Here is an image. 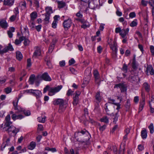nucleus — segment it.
Segmentation results:
<instances>
[{"label":"nucleus","mask_w":154,"mask_h":154,"mask_svg":"<svg viewBox=\"0 0 154 154\" xmlns=\"http://www.w3.org/2000/svg\"><path fill=\"white\" fill-rule=\"evenodd\" d=\"M89 133L86 129H83L80 130H78L75 133V137L77 140L82 143H85L87 141V139L85 140L84 141L79 140L80 139H82L83 137L89 134Z\"/></svg>","instance_id":"f257e3e1"},{"label":"nucleus","mask_w":154,"mask_h":154,"mask_svg":"<svg viewBox=\"0 0 154 154\" xmlns=\"http://www.w3.org/2000/svg\"><path fill=\"white\" fill-rule=\"evenodd\" d=\"M0 130L3 131H7L8 133L12 132L13 134L16 135L19 131V129L16 128L12 125L9 126L7 127H3V124H2L0 127Z\"/></svg>","instance_id":"f03ea898"},{"label":"nucleus","mask_w":154,"mask_h":154,"mask_svg":"<svg viewBox=\"0 0 154 154\" xmlns=\"http://www.w3.org/2000/svg\"><path fill=\"white\" fill-rule=\"evenodd\" d=\"M100 0H91L88 4L89 7L93 9L99 8L100 5Z\"/></svg>","instance_id":"7ed1b4c3"},{"label":"nucleus","mask_w":154,"mask_h":154,"mask_svg":"<svg viewBox=\"0 0 154 154\" xmlns=\"http://www.w3.org/2000/svg\"><path fill=\"white\" fill-rule=\"evenodd\" d=\"M61 85H59L56 87H50L49 90L48 95L50 96H52L54 95L56 93L59 92L62 88Z\"/></svg>","instance_id":"20e7f679"},{"label":"nucleus","mask_w":154,"mask_h":154,"mask_svg":"<svg viewBox=\"0 0 154 154\" xmlns=\"http://www.w3.org/2000/svg\"><path fill=\"white\" fill-rule=\"evenodd\" d=\"M104 108L106 114L108 115L111 114L114 109L113 105L109 103H106L104 106Z\"/></svg>","instance_id":"39448f33"},{"label":"nucleus","mask_w":154,"mask_h":154,"mask_svg":"<svg viewBox=\"0 0 154 154\" xmlns=\"http://www.w3.org/2000/svg\"><path fill=\"white\" fill-rule=\"evenodd\" d=\"M20 97H19V98H17V101L15 103L14 102V101L13 102V104L14 106V109L16 110H17L16 112V113H20L21 112H23V110L24 109L23 108H22L20 106H17L19 100V98Z\"/></svg>","instance_id":"423d86ee"},{"label":"nucleus","mask_w":154,"mask_h":154,"mask_svg":"<svg viewBox=\"0 0 154 154\" xmlns=\"http://www.w3.org/2000/svg\"><path fill=\"white\" fill-rule=\"evenodd\" d=\"M93 74L95 83L99 85L101 81L99 72L97 70H95L94 71Z\"/></svg>","instance_id":"0eeeda50"},{"label":"nucleus","mask_w":154,"mask_h":154,"mask_svg":"<svg viewBox=\"0 0 154 154\" xmlns=\"http://www.w3.org/2000/svg\"><path fill=\"white\" fill-rule=\"evenodd\" d=\"M12 122L11 121V117L10 115H8L5 118L4 125H3V127H7L11 125Z\"/></svg>","instance_id":"6e6552de"},{"label":"nucleus","mask_w":154,"mask_h":154,"mask_svg":"<svg viewBox=\"0 0 154 154\" xmlns=\"http://www.w3.org/2000/svg\"><path fill=\"white\" fill-rule=\"evenodd\" d=\"M72 24V21L71 20L68 18L67 20H64L63 23V25L65 29H68L71 27Z\"/></svg>","instance_id":"1a4fd4ad"},{"label":"nucleus","mask_w":154,"mask_h":154,"mask_svg":"<svg viewBox=\"0 0 154 154\" xmlns=\"http://www.w3.org/2000/svg\"><path fill=\"white\" fill-rule=\"evenodd\" d=\"M120 88L122 92H124L126 91V88L123 83H120L115 85L114 86V88Z\"/></svg>","instance_id":"9d476101"},{"label":"nucleus","mask_w":154,"mask_h":154,"mask_svg":"<svg viewBox=\"0 0 154 154\" xmlns=\"http://www.w3.org/2000/svg\"><path fill=\"white\" fill-rule=\"evenodd\" d=\"M14 49L12 46L10 44H9L8 46L6 47L2 50H0V54H2L7 52L8 50L12 51Z\"/></svg>","instance_id":"9b49d317"},{"label":"nucleus","mask_w":154,"mask_h":154,"mask_svg":"<svg viewBox=\"0 0 154 154\" xmlns=\"http://www.w3.org/2000/svg\"><path fill=\"white\" fill-rule=\"evenodd\" d=\"M80 94V93L79 91L76 92L75 96L73 97V105L76 106L78 104L79 101V96Z\"/></svg>","instance_id":"f8f14e48"},{"label":"nucleus","mask_w":154,"mask_h":154,"mask_svg":"<svg viewBox=\"0 0 154 154\" xmlns=\"http://www.w3.org/2000/svg\"><path fill=\"white\" fill-rule=\"evenodd\" d=\"M66 103L65 100L62 99H56L53 102V104L54 105H59V106Z\"/></svg>","instance_id":"ddd939ff"},{"label":"nucleus","mask_w":154,"mask_h":154,"mask_svg":"<svg viewBox=\"0 0 154 154\" xmlns=\"http://www.w3.org/2000/svg\"><path fill=\"white\" fill-rule=\"evenodd\" d=\"M110 47L111 49L112 50L113 53L116 54L117 51V43L116 42L114 41L113 44H110Z\"/></svg>","instance_id":"4468645a"},{"label":"nucleus","mask_w":154,"mask_h":154,"mask_svg":"<svg viewBox=\"0 0 154 154\" xmlns=\"http://www.w3.org/2000/svg\"><path fill=\"white\" fill-rule=\"evenodd\" d=\"M32 94L35 96L37 98H39L42 95L41 91L38 90H33Z\"/></svg>","instance_id":"2eb2a0df"},{"label":"nucleus","mask_w":154,"mask_h":154,"mask_svg":"<svg viewBox=\"0 0 154 154\" xmlns=\"http://www.w3.org/2000/svg\"><path fill=\"white\" fill-rule=\"evenodd\" d=\"M41 54V52L40 48L38 47H36V50L34 52L33 57L35 58L38 56H40Z\"/></svg>","instance_id":"dca6fc26"},{"label":"nucleus","mask_w":154,"mask_h":154,"mask_svg":"<svg viewBox=\"0 0 154 154\" xmlns=\"http://www.w3.org/2000/svg\"><path fill=\"white\" fill-rule=\"evenodd\" d=\"M14 1V0H4L3 4L5 5L11 6L13 5Z\"/></svg>","instance_id":"f3484780"},{"label":"nucleus","mask_w":154,"mask_h":154,"mask_svg":"<svg viewBox=\"0 0 154 154\" xmlns=\"http://www.w3.org/2000/svg\"><path fill=\"white\" fill-rule=\"evenodd\" d=\"M140 106L139 108V112H140L141 111L144 106L145 104V99L144 97H142V100H141L140 102Z\"/></svg>","instance_id":"a211bd4d"},{"label":"nucleus","mask_w":154,"mask_h":154,"mask_svg":"<svg viewBox=\"0 0 154 154\" xmlns=\"http://www.w3.org/2000/svg\"><path fill=\"white\" fill-rule=\"evenodd\" d=\"M0 26L3 28L6 29L8 27V24L5 20H2L0 21Z\"/></svg>","instance_id":"6ab92c4d"},{"label":"nucleus","mask_w":154,"mask_h":154,"mask_svg":"<svg viewBox=\"0 0 154 154\" xmlns=\"http://www.w3.org/2000/svg\"><path fill=\"white\" fill-rule=\"evenodd\" d=\"M101 97L100 96V93L97 92L95 96V101L97 103V105H98V103L101 101Z\"/></svg>","instance_id":"aec40b11"},{"label":"nucleus","mask_w":154,"mask_h":154,"mask_svg":"<svg viewBox=\"0 0 154 154\" xmlns=\"http://www.w3.org/2000/svg\"><path fill=\"white\" fill-rule=\"evenodd\" d=\"M42 78L44 80L46 81H51V79L48 75L47 72H45L42 75Z\"/></svg>","instance_id":"412c9836"},{"label":"nucleus","mask_w":154,"mask_h":154,"mask_svg":"<svg viewBox=\"0 0 154 154\" xmlns=\"http://www.w3.org/2000/svg\"><path fill=\"white\" fill-rule=\"evenodd\" d=\"M24 117V116L21 114L17 115L14 114L12 116V119L15 121L16 119H21Z\"/></svg>","instance_id":"4be33fe9"},{"label":"nucleus","mask_w":154,"mask_h":154,"mask_svg":"<svg viewBox=\"0 0 154 154\" xmlns=\"http://www.w3.org/2000/svg\"><path fill=\"white\" fill-rule=\"evenodd\" d=\"M67 106V104L66 103L59 106V112L60 113H61L63 112L66 109Z\"/></svg>","instance_id":"5701e85b"},{"label":"nucleus","mask_w":154,"mask_h":154,"mask_svg":"<svg viewBox=\"0 0 154 154\" xmlns=\"http://www.w3.org/2000/svg\"><path fill=\"white\" fill-rule=\"evenodd\" d=\"M56 2L58 4V7L59 8H62L66 5L65 2L63 1H57Z\"/></svg>","instance_id":"b1692460"},{"label":"nucleus","mask_w":154,"mask_h":154,"mask_svg":"<svg viewBox=\"0 0 154 154\" xmlns=\"http://www.w3.org/2000/svg\"><path fill=\"white\" fill-rule=\"evenodd\" d=\"M45 10L46 11L45 14L50 15L51 14L53 13L52 9L51 7H47L45 8Z\"/></svg>","instance_id":"393cba45"},{"label":"nucleus","mask_w":154,"mask_h":154,"mask_svg":"<svg viewBox=\"0 0 154 154\" xmlns=\"http://www.w3.org/2000/svg\"><path fill=\"white\" fill-rule=\"evenodd\" d=\"M30 16L31 20L33 21L37 17V14L36 12L34 11L30 14Z\"/></svg>","instance_id":"a878e982"},{"label":"nucleus","mask_w":154,"mask_h":154,"mask_svg":"<svg viewBox=\"0 0 154 154\" xmlns=\"http://www.w3.org/2000/svg\"><path fill=\"white\" fill-rule=\"evenodd\" d=\"M45 61L46 62V64L48 66V68H52V65L51 63L50 60L49 58H48L47 57L45 58Z\"/></svg>","instance_id":"bb28decb"},{"label":"nucleus","mask_w":154,"mask_h":154,"mask_svg":"<svg viewBox=\"0 0 154 154\" xmlns=\"http://www.w3.org/2000/svg\"><path fill=\"white\" fill-rule=\"evenodd\" d=\"M147 131L146 129L142 130L141 132V136L143 139H145L147 136Z\"/></svg>","instance_id":"cd10ccee"},{"label":"nucleus","mask_w":154,"mask_h":154,"mask_svg":"<svg viewBox=\"0 0 154 154\" xmlns=\"http://www.w3.org/2000/svg\"><path fill=\"white\" fill-rule=\"evenodd\" d=\"M35 78V76L34 74H32L30 76L29 78V84L30 85L33 84Z\"/></svg>","instance_id":"c85d7f7f"},{"label":"nucleus","mask_w":154,"mask_h":154,"mask_svg":"<svg viewBox=\"0 0 154 154\" xmlns=\"http://www.w3.org/2000/svg\"><path fill=\"white\" fill-rule=\"evenodd\" d=\"M35 142L34 141H32L30 142L29 145L28 146V148L29 149L32 150L35 148Z\"/></svg>","instance_id":"c756f323"},{"label":"nucleus","mask_w":154,"mask_h":154,"mask_svg":"<svg viewBox=\"0 0 154 154\" xmlns=\"http://www.w3.org/2000/svg\"><path fill=\"white\" fill-rule=\"evenodd\" d=\"M16 57L17 59L19 60H20L23 58V56L21 53L19 51L16 52Z\"/></svg>","instance_id":"7c9ffc66"},{"label":"nucleus","mask_w":154,"mask_h":154,"mask_svg":"<svg viewBox=\"0 0 154 154\" xmlns=\"http://www.w3.org/2000/svg\"><path fill=\"white\" fill-rule=\"evenodd\" d=\"M26 2L24 1L21 2L19 4V6H20L22 9H24L26 7Z\"/></svg>","instance_id":"2f4dec72"},{"label":"nucleus","mask_w":154,"mask_h":154,"mask_svg":"<svg viewBox=\"0 0 154 154\" xmlns=\"http://www.w3.org/2000/svg\"><path fill=\"white\" fill-rule=\"evenodd\" d=\"M143 87L146 91L148 92L150 90V86L147 82H145L143 83Z\"/></svg>","instance_id":"473e14b6"},{"label":"nucleus","mask_w":154,"mask_h":154,"mask_svg":"<svg viewBox=\"0 0 154 154\" xmlns=\"http://www.w3.org/2000/svg\"><path fill=\"white\" fill-rule=\"evenodd\" d=\"M148 128L149 130V132L151 134H152L154 133V126L153 124L151 123L148 126Z\"/></svg>","instance_id":"72a5a7b5"},{"label":"nucleus","mask_w":154,"mask_h":154,"mask_svg":"<svg viewBox=\"0 0 154 154\" xmlns=\"http://www.w3.org/2000/svg\"><path fill=\"white\" fill-rule=\"evenodd\" d=\"M46 118V116L42 117V116L39 117L37 118L38 122L42 123H44L45 121V119Z\"/></svg>","instance_id":"f704fd0d"},{"label":"nucleus","mask_w":154,"mask_h":154,"mask_svg":"<svg viewBox=\"0 0 154 154\" xmlns=\"http://www.w3.org/2000/svg\"><path fill=\"white\" fill-rule=\"evenodd\" d=\"M101 122H104L106 123H108L109 122V119L106 116H103L100 119Z\"/></svg>","instance_id":"c9c22d12"},{"label":"nucleus","mask_w":154,"mask_h":154,"mask_svg":"<svg viewBox=\"0 0 154 154\" xmlns=\"http://www.w3.org/2000/svg\"><path fill=\"white\" fill-rule=\"evenodd\" d=\"M130 101L129 100H128L125 103V107L126 109V110L127 111H128L130 107Z\"/></svg>","instance_id":"e433bc0d"},{"label":"nucleus","mask_w":154,"mask_h":154,"mask_svg":"<svg viewBox=\"0 0 154 154\" xmlns=\"http://www.w3.org/2000/svg\"><path fill=\"white\" fill-rule=\"evenodd\" d=\"M132 64V67L133 69H137V65L135 58L133 59Z\"/></svg>","instance_id":"4c0bfd02"},{"label":"nucleus","mask_w":154,"mask_h":154,"mask_svg":"<svg viewBox=\"0 0 154 154\" xmlns=\"http://www.w3.org/2000/svg\"><path fill=\"white\" fill-rule=\"evenodd\" d=\"M120 34L123 38H124L126 35L127 34V33L125 31V29H123L121 30L120 33Z\"/></svg>","instance_id":"58836bf2"},{"label":"nucleus","mask_w":154,"mask_h":154,"mask_svg":"<svg viewBox=\"0 0 154 154\" xmlns=\"http://www.w3.org/2000/svg\"><path fill=\"white\" fill-rule=\"evenodd\" d=\"M137 24V19H135L131 23L130 26L132 27H134L136 26Z\"/></svg>","instance_id":"ea45409f"},{"label":"nucleus","mask_w":154,"mask_h":154,"mask_svg":"<svg viewBox=\"0 0 154 154\" xmlns=\"http://www.w3.org/2000/svg\"><path fill=\"white\" fill-rule=\"evenodd\" d=\"M83 2V3H81V5L82 4L83 6L81 8V9H83L84 8L86 7V6L87 5V2L89 1V0H81Z\"/></svg>","instance_id":"a19ab883"},{"label":"nucleus","mask_w":154,"mask_h":154,"mask_svg":"<svg viewBox=\"0 0 154 154\" xmlns=\"http://www.w3.org/2000/svg\"><path fill=\"white\" fill-rule=\"evenodd\" d=\"M99 129L101 132H102L104 131L106 127V125H104L101 126L100 124H99Z\"/></svg>","instance_id":"79ce46f5"},{"label":"nucleus","mask_w":154,"mask_h":154,"mask_svg":"<svg viewBox=\"0 0 154 154\" xmlns=\"http://www.w3.org/2000/svg\"><path fill=\"white\" fill-rule=\"evenodd\" d=\"M89 26L90 25L89 23L86 20L85 23H83V24L81 26V27L85 29L87 27H89Z\"/></svg>","instance_id":"37998d69"},{"label":"nucleus","mask_w":154,"mask_h":154,"mask_svg":"<svg viewBox=\"0 0 154 154\" xmlns=\"http://www.w3.org/2000/svg\"><path fill=\"white\" fill-rule=\"evenodd\" d=\"M46 150L51 151L52 152H54L56 151V149L55 148H50L49 147H46L45 148Z\"/></svg>","instance_id":"c03bdc74"},{"label":"nucleus","mask_w":154,"mask_h":154,"mask_svg":"<svg viewBox=\"0 0 154 154\" xmlns=\"http://www.w3.org/2000/svg\"><path fill=\"white\" fill-rule=\"evenodd\" d=\"M129 16V18L127 17V16L125 17L127 19H129V18H133L136 17V14L134 12H131L130 13Z\"/></svg>","instance_id":"a18cd8bd"},{"label":"nucleus","mask_w":154,"mask_h":154,"mask_svg":"<svg viewBox=\"0 0 154 154\" xmlns=\"http://www.w3.org/2000/svg\"><path fill=\"white\" fill-rule=\"evenodd\" d=\"M50 15L45 14V18L44 19L45 24H47L49 23L50 16Z\"/></svg>","instance_id":"49530a36"},{"label":"nucleus","mask_w":154,"mask_h":154,"mask_svg":"<svg viewBox=\"0 0 154 154\" xmlns=\"http://www.w3.org/2000/svg\"><path fill=\"white\" fill-rule=\"evenodd\" d=\"M23 114L26 116H28L30 115V112L29 110H26L24 109L23 112Z\"/></svg>","instance_id":"de8ad7c7"},{"label":"nucleus","mask_w":154,"mask_h":154,"mask_svg":"<svg viewBox=\"0 0 154 154\" xmlns=\"http://www.w3.org/2000/svg\"><path fill=\"white\" fill-rule=\"evenodd\" d=\"M122 70L125 73L127 72L128 70V66L125 63L124 64Z\"/></svg>","instance_id":"09e8293b"},{"label":"nucleus","mask_w":154,"mask_h":154,"mask_svg":"<svg viewBox=\"0 0 154 154\" xmlns=\"http://www.w3.org/2000/svg\"><path fill=\"white\" fill-rule=\"evenodd\" d=\"M125 144H124L123 145V149L121 150V146H120V150L119 152V154H124V151L125 150Z\"/></svg>","instance_id":"8fccbe9b"},{"label":"nucleus","mask_w":154,"mask_h":154,"mask_svg":"<svg viewBox=\"0 0 154 154\" xmlns=\"http://www.w3.org/2000/svg\"><path fill=\"white\" fill-rule=\"evenodd\" d=\"M76 16L78 17L82 18L83 16L82 11H79L76 14Z\"/></svg>","instance_id":"3c124183"},{"label":"nucleus","mask_w":154,"mask_h":154,"mask_svg":"<svg viewBox=\"0 0 154 154\" xmlns=\"http://www.w3.org/2000/svg\"><path fill=\"white\" fill-rule=\"evenodd\" d=\"M54 47V45L53 44H51L50 46L49 47L48 50L49 53H51Z\"/></svg>","instance_id":"603ef678"},{"label":"nucleus","mask_w":154,"mask_h":154,"mask_svg":"<svg viewBox=\"0 0 154 154\" xmlns=\"http://www.w3.org/2000/svg\"><path fill=\"white\" fill-rule=\"evenodd\" d=\"M29 42L30 41L29 39L28 38H26L24 40V42H23L24 45L25 46L28 45H29Z\"/></svg>","instance_id":"864d4df0"},{"label":"nucleus","mask_w":154,"mask_h":154,"mask_svg":"<svg viewBox=\"0 0 154 154\" xmlns=\"http://www.w3.org/2000/svg\"><path fill=\"white\" fill-rule=\"evenodd\" d=\"M148 2V4H149L151 7H152V8L154 7V0H149Z\"/></svg>","instance_id":"5fc2aeb1"},{"label":"nucleus","mask_w":154,"mask_h":154,"mask_svg":"<svg viewBox=\"0 0 154 154\" xmlns=\"http://www.w3.org/2000/svg\"><path fill=\"white\" fill-rule=\"evenodd\" d=\"M152 67L151 65H150L148 66L146 70V74H147L149 72H150V71L152 69Z\"/></svg>","instance_id":"6e6d98bb"},{"label":"nucleus","mask_w":154,"mask_h":154,"mask_svg":"<svg viewBox=\"0 0 154 154\" xmlns=\"http://www.w3.org/2000/svg\"><path fill=\"white\" fill-rule=\"evenodd\" d=\"M11 88L9 87H8L5 89V91L7 94L10 93L11 92Z\"/></svg>","instance_id":"4d7b16f0"},{"label":"nucleus","mask_w":154,"mask_h":154,"mask_svg":"<svg viewBox=\"0 0 154 154\" xmlns=\"http://www.w3.org/2000/svg\"><path fill=\"white\" fill-rule=\"evenodd\" d=\"M33 3L37 8L39 7V3L38 0H34Z\"/></svg>","instance_id":"13d9d810"},{"label":"nucleus","mask_w":154,"mask_h":154,"mask_svg":"<svg viewBox=\"0 0 154 154\" xmlns=\"http://www.w3.org/2000/svg\"><path fill=\"white\" fill-rule=\"evenodd\" d=\"M17 16V15L15 14L12 15L10 18V21L11 22L14 21L16 18Z\"/></svg>","instance_id":"bf43d9fd"},{"label":"nucleus","mask_w":154,"mask_h":154,"mask_svg":"<svg viewBox=\"0 0 154 154\" xmlns=\"http://www.w3.org/2000/svg\"><path fill=\"white\" fill-rule=\"evenodd\" d=\"M150 52L152 55H154V46L153 45L150 46Z\"/></svg>","instance_id":"052dcab7"},{"label":"nucleus","mask_w":154,"mask_h":154,"mask_svg":"<svg viewBox=\"0 0 154 154\" xmlns=\"http://www.w3.org/2000/svg\"><path fill=\"white\" fill-rule=\"evenodd\" d=\"M32 65L31 60L30 58L28 59L27 60V66L29 67Z\"/></svg>","instance_id":"680f3d73"},{"label":"nucleus","mask_w":154,"mask_h":154,"mask_svg":"<svg viewBox=\"0 0 154 154\" xmlns=\"http://www.w3.org/2000/svg\"><path fill=\"white\" fill-rule=\"evenodd\" d=\"M112 150L114 153L115 154H117V147L116 146H112Z\"/></svg>","instance_id":"e2e57ef3"},{"label":"nucleus","mask_w":154,"mask_h":154,"mask_svg":"<svg viewBox=\"0 0 154 154\" xmlns=\"http://www.w3.org/2000/svg\"><path fill=\"white\" fill-rule=\"evenodd\" d=\"M57 22L55 21H53L52 24V27L53 28L55 29L56 28Z\"/></svg>","instance_id":"0e129e2a"},{"label":"nucleus","mask_w":154,"mask_h":154,"mask_svg":"<svg viewBox=\"0 0 154 154\" xmlns=\"http://www.w3.org/2000/svg\"><path fill=\"white\" fill-rule=\"evenodd\" d=\"M115 100L114 99H111V98L109 99L108 103H109L112 105V104L115 105V103H115Z\"/></svg>","instance_id":"69168bd1"},{"label":"nucleus","mask_w":154,"mask_h":154,"mask_svg":"<svg viewBox=\"0 0 154 154\" xmlns=\"http://www.w3.org/2000/svg\"><path fill=\"white\" fill-rule=\"evenodd\" d=\"M75 63V60L73 58L71 59V60H69V65H72Z\"/></svg>","instance_id":"338daca9"},{"label":"nucleus","mask_w":154,"mask_h":154,"mask_svg":"<svg viewBox=\"0 0 154 154\" xmlns=\"http://www.w3.org/2000/svg\"><path fill=\"white\" fill-rule=\"evenodd\" d=\"M103 48L101 46H99L97 48V51L98 53L100 54L102 51Z\"/></svg>","instance_id":"774afa93"}]
</instances>
